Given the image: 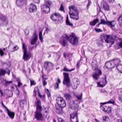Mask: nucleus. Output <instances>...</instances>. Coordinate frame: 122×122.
Returning <instances> with one entry per match:
<instances>
[{
    "mask_svg": "<svg viewBox=\"0 0 122 122\" xmlns=\"http://www.w3.org/2000/svg\"><path fill=\"white\" fill-rule=\"evenodd\" d=\"M70 107L72 110L76 111L75 112H74L70 115V118L71 122H78L77 112L78 110V104H77V102L76 101L73 100L71 102Z\"/></svg>",
    "mask_w": 122,
    "mask_h": 122,
    "instance_id": "2",
    "label": "nucleus"
},
{
    "mask_svg": "<svg viewBox=\"0 0 122 122\" xmlns=\"http://www.w3.org/2000/svg\"><path fill=\"white\" fill-rule=\"evenodd\" d=\"M56 89H58L59 88V84L57 82L54 85Z\"/></svg>",
    "mask_w": 122,
    "mask_h": 122,
    "instance_id": "49",
    "label": "nucleus"
},
{
    "mask_svg": "<svg viewBox=\"0 0 122 122\" xmlns=\"http://www.w3.org/2000/svg\"><path fill=\"white\" fill-rule=\"evenodd\" d=\"M100 93L104 95H107V92L104 89H101L100 91Z\"/></svg>",
    "mask_w": 122,
    "mask_h": 122,
    "instance_id": "41",
    "label": "nucleus"
},
{
    "mask_svg": "<svg viewBox=\"0 0 122 122\" xmlns=\"http://www.w3.org/2000/svg\"><path fill=\"white\" fill-rule=\"evenodd\" d=\"M31 13H34L36 12L37 10V8L36 6L31 3Z\"/></svg>",
    "mask_w": 122,
    "mask_h": 122,
    "instance_id": "25",
    "label": "nucleus"
},
{
    "mask_svg": "<svg viewBox=\"0 0 122 122\" xmlns=\"http://www.w3.org/2000/svg\"><path fill=\"white\" fill-rule=\"evenodd\" d=\"M37 39V35L35 33L34 34V36L32 38V40H31V45L35 44Z\"/></svg>",
    "mask_w": 122,
    "mask_h": 122,
    "instance_id": "18",
    "label": "nucleus"
},
{
    "mask_svg": "<svg viewBox=\"0 0 122 122\" xmlns=\"http://www.w3.org/2000/svg\"><path fill=\"white\" fill-rule=\"evenodd\" d=\"M53 66V64L51 62H46L44 63V67L49 71L52 69Z\"/></svg>",
    "mask_w": 122,
    "mask_h": 122,
    "instance_id": "11",
    "label": "nucleus"
},
{
    "mask_svg": "<svg viewBox=\"0 0 122 122\" xmlns=\"http://www.w3.org/2000/svg\"><path fill=\"white\" fill-rule=\"evenodd\" d=\"M36 110H42V108L41 105V101H38L37 102V104L36 106Z\"/></svg>",
    "mask_w": 122,
    "mask_h": 122,
    "instance_id": "26",
    "label": "nucleus"
},
{
    "mask_svg": "<svg viewBox=\"0 0 122 122\" xmlns=\"http://www.w3.org/2000/svg\"><path fill=\"white\" fill-rule=\"evenodd\" d=\"M6 73V71L4 70L1 69L0 70V76H4Z\"/></svg>",
    "mask_w": 122,
    "mask_h": 122,
    "instance_id": "39",
    "label": "nucleus"
},
{
    "mask_svg": "<svg viewBox=\"0 0 122 122\" xmlns=\"http://www.w3.org/2000/svg\"><path fill=\"white\" fill-rule=\"evenodd\" d=\"M103 122H110V120L107 116H105L103 117Z\"/></svg>",
    "mask_w": 122,
    "mask_h": 122,
    "instance_id": "35",
    "label": "nucleus"
},
{
    "mask_svg": "<svg viewBox=\"0 0 122 122\" xmlns=\"http://www.w3.org/2000/svg\"><path fill=\"white\" fill-rule=\"evenodd\" d=\"M42 111V110H36L35 112V118L38 120L43 121L44 119L41 113V112Z\"/></svg>",
    "mask_w": 122,
    "mask_h": 122,
    "instance_id": "10",
    "label": "nucleus"
},
{
    "mask_svg": "<svg viewBox=\"0 0 122 122\" xmlns=\"http://www.w3.org/2000/svg\"><path fill=\"white\" fill-rule=\"evenodd\" d=\"M55 15H57V20L59 22H60L63 19L62 16L58 13H55Z\"/></svg>",
    "mask_w": 122,
    "mask_h": 122,
    "instance_id": "24",
    "label": "nucleus"
},
{
    "mask_svg": "<svg viewBox=\"0 0 122 122\" xmlns=\"http://www.w3.org/2000/svg\"><path fill=\"white\" fill-rule=\"evenodd\" d=\"M116 68L120 73H122V65L121 64L117 65L116 66Z\"/></svg>",
    "mask_w": 122,
    "mask_h": 122,
    "instance_id": "30",
    "label": "nucleus"
},
{
    "mask_svg": "<svg viewBox=\"0 0 122 122\" xmlns=\"http://www.w3.org/2000/svg\"><path fill=\"white\" fill-rule=\"evenodd\" d=\"M107 83L106 79L102 78L101 79L99 82L97 83V86H98L102 87L105 86Z\"/></svg>",
    "mask_w": 122,
    "mask_h": 122,
    "instance_id": "15",
    "label": "nucleus"
},
{
    "mask_svg": "<svg viewBox=\"0 0 122 122\" xmlns=\"http://www.w3.org/2000/svg\"><path fill=\"white\" fill-rule=\"evenodd\" d=\"M91 2L90 1L88 0V4L87 5V8H88V7L91 4Z\"/></svg>",
    "mask_w": 122,
    "mask_h": 122,
    "instance_id": "60",
    "label": "nucleus"
},
{
    "mask_svg": "<svg viewBox=\"0 0 122 122\" xmlns=\"http://www.w3.org/2000/svg\"><path fill=\"white\" fill-rule=\"evenodd\" d=\"M22 48L24 53L23 58L25 61H26L30 59L29 56L30 53L27 51L25 44L23 43H22Z\"/></svg>",
    "mask_w": 122,
    "mask_h": 122,
    "instance_id": "7",
    "label": "nucleus"
},
{
    "mask_svg": "<svg viewBox=\"0 0 122 122\" xmlns=\"http://www.w3.org/2000/svg\"><path fill=\"white\" fill-rule=\"evenodd\" d=\"M102 7L106 11H108L109 10V6L107 3L106 2H104L101 5Z\"/></svg>",
    "mask_w": 122,
    "mask_h": 122,
    "instance_id": "19",
    "label": "nucleus"
},
{
    "mask_svg": "<svg viewBox=\"0 0 122 122\" xmlns=\"http://www.w3.org/2000/svg\"><path fill=\"white\" fill-rule=\"evenodd\" d=\"M4 53L1 49H0V54L1 56H2L3 55Z\"/></svg>",
    "mask_w": 122,
    "mask_h": 122,
    "instance_id": "59",
    "label": "nucleus"
},
{
    "mask_svg": "<svg viewBox=\"0 0 122 122\" xmlns=\"http://www.w3.org/2000/svg\"><path fill=\"white\" fill-rule=\"evenodd\" d=\"M105 67L108 69H112L115 66V65L113 64L112 61L111 62H106L105 65Z\"/></svg>",
    "mask_w": 122,
    "mask_h": 122,
    "instance_id": "16",
    "label": "nucleus"
},
{
    "mask_svg": "<svg viewBox=\"0 0 122 122\" xmlns=\"http://www.w3.org/2000/svg\"><path fill=\"white\" fill-rule=\"evenodd\" d=\"M105 41V42L110 43L112 44H113L115 40L110 36L106 35L101 36L99 39L97 40V43L98 45H102Z\"/></svg>",
    "mask_w": 122,
    "mask_h": 122,
    "instance_id": "3",
    "label": "nucleus"
},
{
    "mask_svg": "<svg viewBox=\"0 0 122 122\" xmlns=\"http://www.w3.org/2000/svg\"><path fill=\"white\" fill-rule=\"evenodd\" d=\"M75 36V34L73 33H72L69 36L66 34L63 36L60 42L64 46H66V41L67 40H68L71 44L76 45L77 44L78 39L77 37Z\"/></svg>",
    "mask_w": 122,
    "mask_h": 122,
    "instance_id": "1",
    "label": "nucleus"
},
{
    "mask_svg": "<svg viewBox=\"0 0 122 122\" xmlns=\"http://www.w3.org/2000/svg\"><path fill=\"white\" fill-rule=\"evenodd\" d=\"M46 93L47 94V95L48 98L51 97V95L49 92V90L48 89H46Z\"/></svg>",
    "mask_w": 122,
    "mask_h": 122,
    "instance_id": "48",
    "label": "nucleus"
},
{
    "mask_svg": "<svg viewBox=\"0 0 122 122\" xmlns=\"http://www.w3.org/2000/svg\"><path fill=\"white\" fill-rule=\"evenodd\" d=\"M5 82V86H7L8 84L11 83L12 82V81H6V80H4Z\"/></svg>",
    "mask_w": 122,
    "mask_h": 122,
    "instance_id": "45",
    "label": "nucleus"
},
{
    "mask_svg": "<svg viewBox=\"0 0 122 122\" xmlns=\"http://www.w3.org/2000/svg\"><path fill=\"white\" fill-rule=\"evenodd\" d=\"M69 54L66 52H65L63 54V56L64 57L66 58V56H68L69 55Z\"/></svg>",
    "mask_w": 122,
    "mask_h": 122,
    "instance_id": "53",
    "label": "nucleus"
},
{
    "mask_svg": "<svg viewBox=\"0 0 122 122\" xmlns=\"http://www.w3.org/2000/svg\"><path fill=\"white\" fill-rule=\"evenodd\" d=\"M41 11L45 13H48L50 11V8L46 5H41Z\"/></svg>",
    "mask_w": 122,
    "mask_h": 122,
    "instance_id": "14",
    "label": "nucleus"
},
{
    "mask_svg": "<svg viewBox=\"0 0 122 122\" xmlns=\"http://www.w3.org/2000/svg\"><path fill=\"white\" fill-rule=\"evenodd\" d=\"M65 97L67 100H69L71 98V96L67 93L65 94H64Z\"/></svg>",
    "mask_w": 122,
    "mask_h": 122,
    "instance_id": "32",
    "label": "nucleus"
},
{
    "mask_svg": "<svg viewBox=\"0 0 122 122\" xmlns=\"http://www.w3.org/2000/svg\"><path fill=\"white\" fill-rule=\"evenodd\" d=\"M70 11H72L71 13H69L70 17L73 19L78 20L79 18V12L76 6L74 5H71L69 7Z\"/></svg>",
    "mask_w": 122,
    "mask_h": 122,
    "instance_id": "5",
    "label": "nucleus"
},
{
    "mask_svg": "<svg viewBox=\"0 0 122 122\" xmlns=\"http://www.w3.org/2000/svg\"><path fill=\"white\" fill-rule=\"evenodd\" d=\"M115 103V102L113 99H111L109 101L107 102H106L104 103H100L101 104H102V105H105L107 103H111L112 104H114Z\"/></svg>",
    "mask_w": 122,
    "mask_h": 122,
    "instance_id": "31",
    "label": "nucleus"
},
{
    "mask_svg": "<svg viewBox=\"0 0 122 122\" xmlns=\"http://www.w3.org/2000/svg\"><path fill=\"white\" fill-rule=\"evenodd\" d=\"M10 65V62H8L7 65V67H9Z\"/></svg>",
    "mask_w": 122,
    "mask_h": 122,
    "instance_id": "64",
    "label": "nucleus"
},
{
    "mask_svg": "<svg viewBox=\"0 0 122 122\" xmlns=\"http://www.w3.org/2000/svg\"><path fill=\"white\" fill-rule=\"evenodd\" d=\"M35 3H39L40 2V0H32Z\"/></svg>",
    "mask_w": 122,
    "mask_h": 122,
    "instance_id": "58",
    "label": "nucleus"
},
{
    "mask_svg": "<svg viewBox=\"0 0 122 122\" xmlns=\"http://www.w3.org/2000/svg\"><path fill=\"white\" fill-rule=\"evenodd\" d=\"M39 37L41 42H43V37L42 35V31H40L39 32Z\"/></svg>",
    "mask_w": 122,
    "mask_h": 122,
    "instance_id": "37",
    "label": "nucleus"
},
{
    "mask_svg": "<svg viewBox=\"0 0 122 122\" xmlns=\"http://www.w3.org/2000/svg\"><path fill=\"white\" fill-rule=\"evenodd\" d=\"M66 24L67 25H69L71 26H72L73 25V24L71 23L70 21L69 20L68 17L67 15L66 16Z\"/></svg>",
    "mask_w": 122,
    "mask_h": 122,
    "instance_id": "33",
    "label": "nucleus"
},
{
    "mask_svg": "<svg viewBox=\"0 0 122 122\" xmlns=\"http://www.w3.org/2000/svg\"><path fill=\"white\" fill-rule=\"evenodd\" d=\"M43 81V84L44 86H45L47 83V82L45 81L44 79H43V81Z\"/></svg>",
    "mask_w": 122,
    "mask_h": 122,
    "instance_id": "54",
    "label": "nucleus"
},
{
    "mask_svg": "<svg viewBox=\"0 0 122 122\" xmlns=\"http://www.w3.org/2000/svg\"><path fill=\"white\" fill-rule=\"evenodd\" d=\"M116 114L117 116L120 117H122V108H117L116 110Z\"/></svg>",
    "mask_w": 122,
    "mask_h": 122,
    "instance_id": "20",
    "label": "nucleus"
},
{
    "mask_svg": "<svg viewBox=\"0 0 122 122\" xmlns=\"http://www.w3.org/2000/svg\"><path fill=\"white\" fill-rule=\"evenodd\" d=\"M75 69L73 68L71 70L68 69L66 66H64L63 69V71L66 72H70L74 70Z\"/></svg>",
    "mask_w": 122,
    "mask_h": 122,
    "instance_id": "38",
    "label": "nucleus"
},
{
    "mask_svg": "<svg viewBox=\"0 0 122 122\" xmlns=\"http://www.w3.org/2000/svg\"><path fill=\"white\" fill-rule=\"evenodd\" d=\"M116 21L114 20L111 21H108L107 25L110 26L111 28L114 27L116 24Z\"/></svg>",
    "mask_w": 122,
    "mask_h": 122,
    "instance_id": "21",
    "label": "nucleus"
},
{
    "mask_svg": "<svg viewBox=\"0 0 122 122\" xmlns=\"http://www.w3.org/2000/svg\"><path fill=\"white\" fill-rule=\"evenodd\" d=\"M18 48L19 47L17 46H14L13 48L14 50L13 51H11V52H13L15 51H17L18 49Z\"/></svg>",
    "mask_w": 122,
    "mask_h": 122,
    "instance_id": "47",
    "label": "nucleus"
},
{
    "mask_svg": "<svg viewBox=\"0 0 122 122\" xmlns=\"http://www.w3.org/2000/svg\"><path fill=\"white\" fill-rule=\"evenodd\" d=\"M103 105L101 106L100 108L101 109L107 113H110L111 112V109L109 106L107 105L105 106L104 105Z\"/></svg>",
    "mask_w": 122,
    "mask_h": 122,
    "instance_id": "13",
    "label": "nucleus"
},
{
    "mask_svg": "<svg viewBox=\"0 0 122 122\" xmlns=\"http://www.w3.org/2000/svg\"><path fill=\"white\" fill-rule=\"evenodd\" d=\"M36 84L35 81L33 80H31V86L33 85H35Z\"/></svg>",
    "mask_w": 122,
    "mask_h": 122,
    "instance_id": "51",
    "label": "nucleus"
},
{
    "mask_svg": "<svg viewBox=\"0 0 122 122\" xmlns=\"http://www.w3.org/2000/svg\"><path fill=\"white\" fill-rule=\"evenodd\" d=\"M1 104L2 106L6 109V110H7V111L8 110V108L4 104L3 102H2Z\"/></svg>",
    "mask_w": 122,
    "mask_h": 122,
    "instance_id": "56",
    "label": "nucleus"
},
{
    "mask_svg": "<svg viewBox=\"0 0 122 122\" xmlns=\"http://www.w3.org/2000/svg\"><path fill=\"white\" fill-rule=\"evenodd\" d=\"M118 99L119 101L120 102H122V96H119V97Z\"/></svg>",
    "mask_w": 122,
    "mask_h": 122,
    "instance_id": "57",
    "label": "nucleus"
},
{
    "mask_svg": "<svg viewBox=\"0 0 122 122\" xmlns=\"http://www.w3.org/2000/svg\"><path fill=\"white\" fill-rule=\"evenodd\" d=\"M40 98L42 99L43 100H44L45 99V96L44 95H43V96H42Z\"/></svg>",
    "mask_w": 122,
    "mask_h": 122,
    "instance_id": "61",
    "label": "nucleus"
},
{
    "mask_svg": "<svg viewBox=\"0 0 122 122\" xmlns=\"http://www.w3.org/2000/svg\"><path fill=\"white\" fill-rule=\"evenodd\" d=\"M64 7L63 5V4H61L59 9L61 11H63L64 12H65V11L64 10Z\"/></svg>",
    "mask_w": 122,
    "mask_h": 122,
    "instance_id": "42",
    "label": "nucleus"
},
{
    "mask_svg": "<svg viewBox=\"0 0 122 122\" xmlns=\"http://www.w3.org/2000/svg\"><path fill=\"white\" fill-rule=\"evenodd\" d=\"M78 100H81L82 98V93H81L80 94H75L74 95Z\"/></svg>",
    "mask_w": 122,
    "mask_h": 122,
    "instance_id": "34",
    "label": "nucleus"
},
{
    "mask_svg": "<svg viewBox=\"0 0 122 122\" xmlns=\"http://www.w3.org/2000/svg\"><path fill=\"white\" fill-rule=\"evenodd\" d=\"M113 64L115 65V66L119 65V63L121 62L120 59L118 58H116L113 59L112 61Z\"/></svg>",
    "mask_w": 122,
    "mask_h": 122,
    "instance_id": "22",
    "label": "nucleus"
},
{
    "mask_svg": "<svg viewBox=\"0 0 122 122\" xmlns=\"http://www.w3.org/2000/svg\"><path fill=\"white\" fill-rule=\"evenodd\" d=\"M18 80H19V81L18 82V87H20L21 85L22 84L20 82L19 80V79Z\"/></svg>",
    "mask_w": 122,
    "mask_h": 122,
    "instance_id": "63",
    "label": "nucleus"
},
{
    "mask_svg": "<svg viewBox=\"0 0 122 122\" xmlns=\"http://www.w3.org/2000/svg\"><path fill=\"white\" fill-rule=\"evenodd\" d=\"M26 103V101L25 100H23L20 101V107L22 109H23L25 104Z\"/></svg>",
    "mask_w": 122,
    "mask_h": 122,
    "instance_id": "29",
    "label": "nucleus"
},
{
    "mask_svg": "<svg viewBox=\"0 0 122 122\" xmlns=\"http://www.w3.org/2000/svg\"><path fill=\"white\" fill-rule=\"evenodd\" d=\"M119 46L121 47L122 48V41L119 44Z\"/></svg>",
    "mask_w": 122,
    "mask_h": 122,
    "instance_id": "62",
    "label": "nucleus"
},
{
    "mask_svg": "<svg viewBox=\"0 0 122 122\" xmlns=\"http://www.w3.org/2000/svg\"><path fill=\"white\" fill-rule=\"evenodd\" d=\"M56 112L58 114H60L62 113V110L61 108L59 109V108H57L56 109Z\"/></svg>",
    "mask_w": 122,
    "mask_h": 122,
    "instance_id": "40",
    "label": "nucleus"
},
{
    "mask_svg": "<svg viewBox=\"0 0 122 122\" xmlns=\"http://www.w3.org/2000/svg\"><path fill=\"white\" fill-rule=\"evenodd\" d=\"M7 111V112L8 114L9 117L12 119H13L15 115V113L13 112L10 111L9 110Z\"/></svg>",
    "mask_w": 122,
    "mask_h": 122,
    "instance_id": "23",
    "label": "nucleus"
},
{
    "mask_svg": "<svg viewBox=\"0 0 122 122\" xmlns=\"http://www.w3.org/2000/svg\"><path fill=\"white\" fill-rule=\"evenodd\" d=\"M7 96L8 97H11L12 96V93L11 91H8Z\"/></svg>",
    "mask_w": 122,
    "mask_h": 122,
    "instance_id": "43",
    "label": "nucleus"
},
{
    "mask_svg": "<svg viewBox=\"0 0 122 122\" xmlns=\"http://www.w3.org/2000/svg\"><path fill=\"white\" fill-rule=\"evenodd\" d=\"M57 119L58 122H64V120L61 118L58 117Z\"/></svg>",
    "mask_w": 122,
    "mask_h": 122,
    "instance_id": "50",
    "label": "nucleus"
},
{
    "mask_svg": "<svg viewBox=\"0 0 122 122\" xmlns=\"http://www.w3.org/2000/svg\"><path fill=\"white\" fill-rule=\"evenodd\" d=\"M9 21L7 16L2 14L0 15V26L8 25Z\"/></svg>",
    "mask_w": 122,
    "mask_h": 122,
    "instance_id": "6",
    "label": "nucleus"
},
{
    "mask_svg": "<svg viewBox=\"0 0 122 122\" xmlns=\"http://www.w3.org/2000/svg\"><path fill=\"white\" fill-rule=\"evenodd\" d=\"M101 22H100L101 24H103L106 25L107 24V23H108L107 21H105L103 19H101Z\"/></svg>",
    "mask_w": 122,
    "mask_h": 122,
    "instance_id": "44",
    "label": "nucleus"
},
{
    "mask_svg": "<svg viewBox=\"0 0 122 122\" xmlns=\"http://www.w3.org/2000/svg\"><path fill=\"white\" fill-rule=\"evenodd\" d=\"M52 4V2L51 1L48 0L46 2V3L45 5L48 7H51Z\"/></svg>",
    "mask_w": 122,
    "mask_h": 122,
    "instance_id": "28",
    "label": "nucleus"
},
{
    "mask_svg": "<svg viewBox=\"0 0 122 122\" xmlns=\"http://www.w3.org/2000/svg\"><path fill=\"white\" fill-rule=\"evenodd\" d=\"M24 32L26 35H28L29 33V31L28 30L26 29L24 31Z\"/></svg>",
    "mask_w": 122,
    "mask_h": 122,
    "instance_id": "55",
    "label": "nucleus"
},
{
    "mask_svg": "<svg viewBox=\"0 0 122 122\" xmlns=\"http://www.w3.org/2000/svg\"><path fill=\"white\" fill-rule=\"evenodd\" d=\"M95 30L96 32H102V30L100 29H95Z\"/></svg>",
    "mask_w": 122,
    "mask_h": 122,
    "instance_id": "52",
    "label": "nucleus"
},
{
    "mask_svg": "<svg viewBox=\"0 0 122 122\" xmlns=\"http://www.w3.org/2000/svg\"><path fill=\"white\" fill-rule=\"evenodd\" d=\"M99 20L97 18L96 19H94L93 21L90 22L89 24L92 26H94V25Z\"/></svg>",
    "mask_w": 122,
    "mask_h": 122,
    "instance_id": "27",
    "label": "nucleus"
},
{
    "mask_svg": "<svg viewBox=\"0 0 122 122\" xmlns=\"http://www.w3.org/2000/svg\"><path fill=\"white\" fill-rule=\"evenodd\" d=\"M26 2V0H17L16 1V4L18 6H20L25 4Z\"/></svg>",
    "mask_w": 122,
    "mask_h": 122,
    "instance_id": "17",
    "label": "nucleus"
},
{
    "mask_svg": "<svg viewBox=\"0 0 122 122\" xmlns=\"http://www.w3.org/2000/svg\"><path fill=\"white\" fill-rule=\"evenodd\" d=\"M56 102L58 106L61 108L66 106V104L64 100L62 97H58L56 99Z\"/></svg>",
    "mask_w": 122,
    "mask_h": 122,
    "instance_id": "9",
    "label": "nucleus"
},
{
    "mask_svg": "<svg viewBox=\"0 0 122 122\" xmlns=\"http://www.w3.org/2000/svg\"><path fill=\"white\" fill-rule=\"evenodd\" d=\"M118 21L122 22V14L120 15L117 19Z\"/></svg>",
    "mask_w": 122,
    "mask_h": 122,
    "instance_id": "46",
    "label": "nucleus"
},
{
    "mask_svg": "<svg viewBox=\"0 0 122 122\" xmlns=\"http://www.w3.org/2000/svg\"><path fill=\"white\" fill-rule=\"evenodd\" d=\"M73 84H72L71 86L73 89H76L80 83L79 80L76 78H74L72 80Z\"/></svg>",
    "mask_w": 122,
    "mask_h": 122,
    "instance_id": "12",
    "label": "nucleus"
},
{
    "mask_svg": "<svg viewBox=\"0 0 122 122\" xmlns=\"http://www.w3.org/2000/svg\"><path fill=\"white\" fill-rule=\"evenodd\" d=\"M51 19L55 21L57 20V15H55V13L51 15Z\"/></svg>",
    "mask_w": 122,
    "mask_h": 122,
    "instance_id": "36",
    "label": "nucleus"
},
{
    "mask_svg": "<svg viewBox=\"0 0 122 122\" xmlns=\"http://www.w3.org/2000/svg\"><path fill=\"white\" fill-rule=\"evenodd\" d=\"M64 79L63 82V83L64 85H66V86L69 87L71 86L70 79L69 77L68 74V73H64Z\"/></svg>",
    "mask_w": 122,
    "mask_h": 122,
    "instance_id": "8",
    "label": "nucleus"
},
{
    "mask_svg": "<svg viewBox=\"0 0 122 122\" xmlns=\"http://www.w3.org/2000/svg\"><path fill=\"white\" fill-rule=\"evenodd\" d=\"M97 63L96 60H93L92 62V69L93 70H96V72L93 74L92 77L96 80L98 79V76L100 75H101V71L97 68Z\"/></svg>",
    "mask_w": 122,
    "mask_h": 122,
    "instance_id": "4",
    "label": "nucleus"
}]
</instances>
